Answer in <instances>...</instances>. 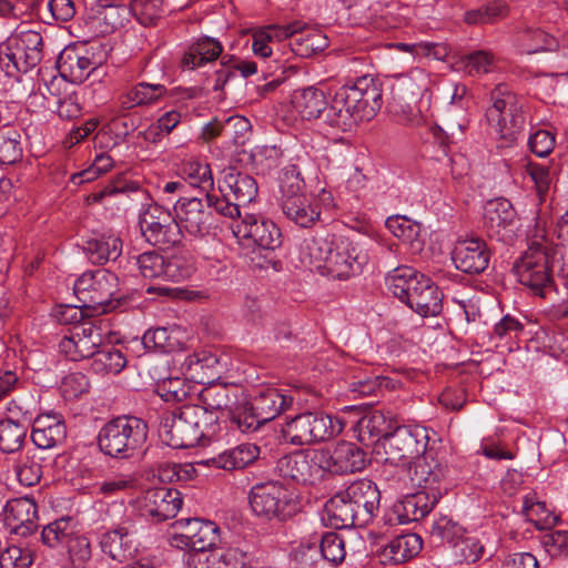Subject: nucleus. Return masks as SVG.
<instances>
[{
  "mask_svg": "<svg viewBox=\"0 0 568 568\" xmlns=\"http://www.w3.org/2000/svg\"><path fill=\"white\" fill-rule=\"evenodd\" d=\"M281 203L308 195L306 184L297 165L283 169L280 176Z\"/></svg>",
  "mask_w": 568,
  "mask_h": 568,
  "instance_id": "50",
  "label": "nucleus"
},
{
  "mask_svg": "<svg viewBox=\"0 0 568 568\" xmlns=\"http://www.w3.org/2000/svg\"><path fill=\"white\" fill-rule=\"evenodd\" d=\"M521 514L537 529H545L558 521V518L547 509L546 504L537 500L535 493H529L524 497Z\"/></svg>",
  "mask_w": 568,
  "mask_h": 568,
  "instance_id": "49",
  "label": "nucleus"
},
{
  "mask_svg": "<svg viewBox=\"0 0 568 568\" xmlns=\"http://www.w3.org/2000/svg\"><path fill=\"white\" fill-rule=\"evenodd\" d=\"M65 547L68 549L69 557L75 567L83 566L91 559V544L83 535H79L77 532Z\"/></svg>",
  "mask_w": 568,
  "mask_h": 568,
  "instance_id": "62",
  "label": "nucleus"
},
{
  "mask_svg": "<svg viewBox=\"0 0 568 568\" xmlns=\"http://www.w3.org/2000/svg\"><path fill=\"white\" fill-rule=\"evenodd\" d=\"M184 562L187 568H215V548H190L189 551L184 555Z\"/></svg>",
  "mask_w": 568,
  "mask_h": 568,
  "instance_id": "64",
  "label": "nucleus"
},
{
  "mask_svg": "<svg viewBox=\"0 0 568 568\" xmlns=\"http://www.w3.org/2000/svg\"><path fill=\"white\" fill-rule=\"evenodd\" d=\"M320 450L325 473L347 475L366 467V453L354 443L342 440Z\"/></svg>",
  "mask_w": 568,
  "mask_h": 568,
  "instance_id": "22",
  "label": "nucleus"
},
{
  "mask_svg": "<svg viewBox=\"0 0 568 568\" xmlns=\"http://www.w3.org/2000/svg\"><path fill=\"white\" fill-rule=\"evenodd\" d=\"M292 104L304 120H314L323 116L325 120L328 103L323 90L308 87L294 91Z\"/></svg>",
  "mask_w": 568,
  "mask_h": 568,
  "instance_id": "35",
  "label": "nucleus"
},
{
  "mask_svg": "<svg viewBox=\"0 0 568 568\" xmlns=\"http://www.w3.org/2000/svg\"><path fill=\"white\" fill-rule=\"evenodd\" d=\"M248 503L253 513L265 520L286 521L301 510L295 494L280 481L254 485L248 493Z\"/></svg>",
  "mask_w": 568,
  "mask_h": 568,
  "instance_id": "9",
  "label": "nucleus"
},
{
  "mask_svg": "<svg viewBox=\"0 0 568 568\" xmlns=\"http://www.w3.org/2000/svg\"><path fill=\"white\" fill-rule=\"evenodd\" d=\"M387 290L422 317L443 311V293L425 274L410 266H398L385 277Z\"/></svg>",
  "mask_w": 568,
  "mask_h": 568,
  "instance_id": "3",
  "label": "nucleus"
},
{
  "mask_svg": "<svg viewBox=\"0 0 568 568\" xmlns=\"http://www.w3.org/2000/svg\"><path fill=\"white\" fill-rule=\"evenodd\" d=\"M180 175L190 185L201 189L205 194L213 190L214 180L207 163L196 160L184 161L180 166Z\"/></svg>",
  "mask_w": 568,
  "mask_h": 568,
  "instance_id": "45",
  "label": "nucleus"
},
{
  "mask_svg": "<svg viewBox=\"0 0 568 568\" xmlns=\"http://www.w3.org/2000/svg\"><path fill=\"white\" fill-rule=\"evenodd\" d=\"M183 504L178 489L155 487L144 491L139 500L141 514L154 523H162L176 516Z\"/></svg>",
  "mask_w": 568,
  "mask_h": 568,
  "instance_id": "24",
  "label": "nucleus"
},
{
  "mask_svg": "<svg viewBox=\"0 0 568 568\" xmlns=\"http://www.w3.org/2000/svg\"><path fill=\"white\" fill-rule=\"evenodd\" d=\"M165 93L166 88L162 84L140 82L130 90L120 94L118 99L116 113L119 115H124L129 110L135 106L153 104Z\"/></svg>",
  "mask_w": 568,
  "mask_h": 568,
  "instance_id": "34",
  "label": "nucleus"
},
{
  "mask_svg": "<svg viewBox=\"0 0 568 568\" xmlns=\"http://www.w3.org/2000/svg\"><path fill=\"white\" fill-rule=\"evenodd\" d=\"M260 453L257 445L244 443L207 459L206 465L224 470L243 469L252 465L258 458Z\"/></svg>",
  "mask_w": 568,
  "mask_h": 568,
  "instance_id": "37",
  "label": "nucleus"
},
{
  "mask_svg": "<svg viewBox=\"0 0 568 568\" xmlns=\"http://www.w3.org/2000/svg\"><path fill=\"white\" fill-rule=\"evenodd\" d=\"M77 520L70 516L58 518L42 528L41 541L50 548L67 546L78 532Z\"/></svg>",
  "mask_w": 568,
  "mask_h": 568,
  "instance_id": "44",
  "label": "nucleus"
},
{
  "mask_svg": "<svg viewBox=\"0 0 568 568\" xmlns=\"http://www.w3.org/2000/svg\"><path fill=\"white\" fill-rule=\"evenodd\" d=\"M344 422L323 412H305L286 420L283 437L292 445L303 446L325 442L341 434Z\"/></svg>",
  "mask_w": 568,
  "mask_h": 568,
  "instance_id": "11",
  "label": "nucleus"
},
{
  "mask_svg": "<svg viewBox=\"0 0 568 568\" xmlns=\"http://www.w3.org/2000/svg\"><path fill=\"white\" fill-rule=\"evenodd\" d=\"M67 425L60 414H43L36 416L31 440L39 449L48 450L61 447L67 440Z\"/></svg>",
  "mask_w": 568,
  "mask_h": 568,
  "instance_id": "29",
  "label": "nucleus"
},
{
  "mask_svg": "<svg viewBox=\"0 0 568 568\" xmlns=\"http://www.w3.org/2000/svg\"><path fill=\"white\" fill-rule=\"evenodd\" d=\"M320 550L323 559L334 566L342 564L346 557L345 540L339 534L334 531L323 535Z\"/></svg>",
  "mask_w": 568,
  "mask_h": 568,
  "instance_id": "57",
  "label": "nucleus"
},
{
  "mask_svg": "<svg viewBox=\"0 0 568 568\" xmlns=\"http://www.w3.org/2000/svg\"><path fill=\"white\" fill-rule=\"evenodd\" d=\"M28 429L26 423L0 419V450L4 454L19 452L26 443Z\"/></svg>",
  "mask_w": 568,
  "mask_h": 568,
  "instance_id": "46",
  "label": "nucleus"
},
{
  "mask_svg": "<svg viewBox=\"0 0 568 568\" xmlns=\"http://www.w3.org/2000/svg\"><path fill=\"white\" fill-rule=\"evenodd\" d=\"M452 260L463 273L480 274L488 267L490 252L480 237L459 239L452 252Z\"/></svg>",
  "mask_w": 568,
  "mask_h": 568,
  "instance_id": "26",
  "label": "nucleus"
},
{
  "mask_svg": "<svg viewBox=\"0 0 568 568\" xmlns=\"http://www.w3.org/2000/svg\"><path fill=\"white\" fill-rule=\"evenodd\" d=\"M21 132L17 128L0 130V163L14 164L22 159Z\"/></svg>",
  "mask_w": 568,
  "mask_h": 568,
  "instance_id": "51",
  "label": "nucleus"
},
{
  "mask_svg": "<svg viewBox=\"0 0 568 568\" xmlns=\"http://www.w3.org/2000/svg\"><path fill=\"white\" fill-rule=\"evenodd\" d=\"M439 493L427 494L426 490H418L405 495L392 507L394 519L398 525L418 521L426 517L439 500Z\"/></svg>",
  "mask_w": 568,
  "mask_h": 568,
  "instance_id": "30",
  "label": "nucleus"
},
{
  "mask_svg": "<svg viewBox=\"0 0 568 568\" xmlns=\"http://www.w3.org/2000/svg\"><path fill=\"white\" fill-rule=\"evenodd\" d=\"M490 105L485 116L500 146H510L521 135L526 124L525 101L505 83L497 84L489 94Z\"/></svg>",
  "mask_w": 568,
  "mask_h": 568,
  "instance_id": "5",
  "label": "nucleus"
},
{
  "mask_svg": "<svg viewBox=\"0 0 568 568\" xmlns=\"http://www.w3.org/2000/svg\"><path fill=\"white\" fill-rule=\"evenodd\" d=\"M275 469L281 477L303 485H315L325 474L320 448L284 455L276 462Z\"/></svg>",
  "mask_w": 568,
  "mask_h": 568,
  "instance_id": "17",
  "label": "nucleus"
},
{
  "mask_svg": "<svg viewBox=\"0 0 568 568\" xmlns=\"http://www.w3.org/2000/svg\"><path fill=\"white\" fill-rule=\"evenodd\" d=\"M222 52L223 45L220 40L213 37L202 36L194 40L184 52L181 65L187 70H195L215 61L221 57Z\"/></svg>",
  "mask_w": 568,
  "mask_h": 568,
  "instance_id": "33",
  "label": "nucleus"
},
{
  "mask_svg": "<svg viewBox=\"0 0 568 568\" xmlns=\"http://www.w3.org/2000/svg\"><path fill=\"white\" fill-rule=\"evenodd\" d=\"M344 497L345 494L341 490L331 497L325 504L328 524L335 529L362 527L358 513L354 509L347 498Z\"/></svg>",
  "mask_w": 568,
  "mask_h": 568,
  "instance_id": "39",
  "label": "nucleus"
},
{
  "mask_svg": "<svg viewBox=\"0 0 568 568\" xmlns=\"http://www.w3.org/2000/svg\"><path fill=\"white\" fill-rule=\"evenodd\" d=\"M217 189L220 195L207 194V199L216 213L230 219L240 217L241 207L252 203L258 192L255 179L235 169L223 172Z\"/></svg>",
  "mask_w": 568,
  "mask_h": 568,
  "instance_id": "10",
  "label": "nucleus"
},
{
  "mask_svg": "<svg viewBox=\"0 0 568 568\" xmlns=\"http://www.w3.org/2000/svg\"><path fill=\"white\" fill-rule=\"evenodd\" d=\"M207 194L204 199L180 196L175 202L174 217L183 236L186 234L192 239H203L211 233L213 204L210 203Z\"/></svg>",
  "mask_w": 568,
  "mask_h": 568,
  "instance_id": "16",
  "label": "nucleus"
},
{
  "mask_svg": "<svg viewBox=\"0 0 568 568\" xmlns=\"http://www.w3.org/2000/svg\"><path fill=\"white\" fill-rule=\"evenodd\" d=\"M200 407L212 415L227 417L231 415L233 405L235 404L234 396L231 390L221 385L210 386L200 393Z\"/></svg>",
  "mask_w": 568,
  "mask_h": 568,
  "instance_id": "43",
  "label": "nucleus"
},
{
  "mask_svg": "<svg viewBox=\"0 0 568 568\" xmlns=\"http://www.w3.org/2000/svg\"><path fill=\"white\" fill-rule=\"evenodd\" d=\"M281 206L284 215L301 227H312L320 220V207L310 194L283 202Z\"/></svg>",
  "mask_w": 568,
  "mask_h": 568,
  "instance_id": "41",
  "label": "nucleus"
},
{
  "mask_svg": "<svg viewBox=\"0 0 568 568\" xmlns=\"http://www.w3.org/2000/svg\"><path fill=\"white\" fill-rule=\"evenodd\" d=\"M142 343L146 349L160 353H172L181 346L176 332L168 327L148 329L142 337Z\"/></svg>",
  "mask_w": 568,
  "mask_h": 568,
  "instance_id": "48",
  "label": "nucleus"
},
{
  "mask_svg": "<svg viewBox=\"0 0 568 568\" xmlns=\"http://www.w3.org/2000/svg\"><path fill=\"white\" fill-rule=\"evenodd\" d=\"M460 527L446 516L435 519L430 527V536L440 544L453 542L460 536Z\"/></svg>",
  "mask_w": 568,
  "mask_h": 568,
  "instance_id": "61",
  "label": "nucleus"
},
{
  "mask_svg": "<svg viewBox=\"0 0 568 568\" xmlns=\"http://www.w3.org/2000/svg\"><path fill=\"white\" fill-rule=\"evenodd\" d=\"M32 564L30 550L12 545L0 550V568H28Z\"/></svg>",
  "mask_w": 568,
  "mask_h": 568,
  "instance_id": "59",
  "label": "nucleus"
},
{
  "mask_svg": "<svg viewBox=\"0 0 568 568\" xmlns=\"http://www.w3.org/2000/svg\"><path fill=\"white\" fill-rule=\"evenodd\" d=\"M148 424L134 416H118L106 422L97 436L98 446L104 455L129 459L136 456L148 438Z\"/></svg>",
  "mask_w": 568,
  "mask_h": 568,
  "instance_id": "7",
  "label": "nucleus"
},
{
  "mask_svg": "<svg viewBox=\"0 0 568 568\" xmlns=\"http://www.w3.org/2000/svg\"><path fill=\"white\" fill-rule=\"evenodd\" d=\"M232 425H234L242 433H252L257 430L265 422L257 418V414L250 409V403L244 404L239 412H231L227 416Z\"/></svg>",
  "mask_w": 568,
  "mask_h": 568,
  "instance_id": "60",
  "label": "nucleus"
},
{
  "mask_svg": "<svg viewBox=\"0 0 568 568\" xmlns=\"http://www.w3.org/2000/svg\"><path fill=\"white\" fill-rule=\"evenodd\" d=\"M163 13V0H131L128 19L134 16L142 26H152Z\"/></svg>",
  "mask_w": 568,
  "mask_h": 568,
  "instance_id": "54",
  "label": "nucleus"
},
{
  "mask_svg": "<svg viewBox=\"0 0 568 568\" xmlns=\"http://www.w3.org/2000/svg\"><path fill=\"white\" fill-rule=\"evenodd\" d=\"M393 387V381L381 374H375L371 379H362L361 375H354L348 384V390L362 397L377 395L378 392Z\"/></svg>",
  "mask_w": 568,
  "mask_h": 568,
  "instance_id": "55",
  "label": "nucleus"
},
{
  "mask_svg": "<svg viewBox=\"0 0 568 568\" xmlns=\"http://www.w3.org/2000/svg\"><path fill=\"white\" fill-rule=\"evenodd\" d=\"M428 429L420 425H395L385 438V460L393 465H410L427 450Z\"/></svg>",
  "mask_w": 568,
  "mask_h": 568,
  "instance_id": "12",
  "label": "nucleus"
},
{
  "mask_svg": "<svg viewBox=\"0 0 568 568\" xmlns=\"http://www.w3.org/2000/svg\"><path fill=\"white\" fill-rule=\"evenodd\" d=\"M448 467L432 449L426 450L417 457L408 468V476L413 486L419 490H426L427 494L435 495L439 493V498L443 491L447 490L445 480L447 477Z\"/></svg>",
  "mask_w": 568,
  "mask_h": 568,
  "instance_id": "18",
  "label": "nucleus"
},
{
  "mask_svg": "<svg viewBox=\"0 0 568 568\" xmlns=\"http://www.w3.org/2000/svg\"><path fill=\"white\" fill-rule=\"evenodd\" d=\"M122 240L114 234H101L88 239L83 252L92 264L103 265L122 254Z\"/></svg>",
  "mask_w": 568,
  "mask_h": 568,
  "instance_id": "36",
  "label": "nucleus"
},
{
  "mask_svg": "<svg viewBox=\"0 0 568 568\" xmlns=\"http://www.w3.org/2000/svg\"><path fill=\"white\" fill-rule=\"evenodd\" d=\"M541 544L550 557H568V530H554L542 537Z\"/></svg>",
  "mask_w": 568,
  "mask_h": 568,
  "instance_id": "63",
  "label": "nucleus"
},
{
  "mask_svg": "<svg viewBox=\"0 0 568 568\" xmlns=\"http://www.w3.org/2000/svg\"><path fill=\"white\" fill-rule=\"evenodd\" d=\"M518 45L521 53L532 54L542 51H554L559 44L555 37L541 29H527L519 34Z\"/></svg>",
  "mask_w": 568,
  "mask_h": 568,
  "instance_id": "47",
  "label": "nucleus"
},
{
  "mask_svg": "<svg viewBox=\"0 0 568 568\" xmlns=\"http://www.w3.org/2000/svg\"><path fill=\"white\" fill-rule=\"evenodd\" d=\"M219 364V358L216 355H213L207 352H199L194 353L185 359V367L190 372L191 376L194 379L200 378L199 382L202 381V375L206 374V371H210L212 375H216L217 372L215 371V367Z\"/></svg>",
  "mask_w": 568,
  "mask_h": 568,
  "instance_id": "58",
  "label": "nucleus"
},
{
  "mask_svg": "<svg viewBox=\"0 0 568 568\" xmlns=\"http://www.w3.org/2000/svg\"><path fill=\"white\" fill-rule=\"evenodd\" d=\"M300 267L316 271L337 280L361 273L367 255L356 243L334 234H316L305 239L297 248Z\"/></svg>",
  "mask_w": 568,
  "mask_h": 568,
  "instance_id": "1",
  "label": "nucleus"
},
{
  "mask_svg": "<svg viewBox=\"0 0 568 568\" xmlns=\"http://www.w3.org/2000/svg\"><path fill=\"white\" fill-rule=\"evenodd\" d=\"M44 458L36 450H27L19 455L12 464V470L20 485L32 487L40 483Z\"/></svg>",
  "mask_w": 568,
  "mask_h": 568,
  "instance_id": "42",
  "label": "nucleus"
},
{
  "mask_svg": "<svg viewBox=\"0 0 568 568\" xmlns=\"http://www.w3.org/2000/svg\"><path fill=\"white\" fill-rule=\"evenodd\" d=\"M554 254L551 241L544 231H537L530 237L527 251L514 265L519 283L536 296L545 298L556 291L552 276Z\"/></svg>",
  "mask_w": 568,
  "mask_h": 568,
  "instance_id": "4",
  "label": "nucleus"
},
{
  "mask_svg": "<svg viewBox=\"0 0 568 568\" xmlns=\"http://www.w3.org/2000/svg\"><path fill=\"white\" fill-rule=\"evenodd\" d=\"M99 64H101V61L95 60L88 50L84 54L74 50L63 52L58 60V70L61 78L53 77L50 83L47 84V89L52 95L58 97V89L64 80L71 83H82Z\"/></svg>",
  "mask_w": 568,
  "mask_h": 568,
  "instance_id": "23",
  "label": "nucleus"
},
{
  "mask_svg": "<svg viewBox=\"0 0 568 568\" xmlns=\"http://www.w3.org/2000/svg\"><path fill=\"white\" fill-rule=\"evenodd\" d=\"M119 278L106 268L87 271L78 277L73 292L82 307L97 314L113 311L119 304Z\"/></svg>",
  "mask_w": 568,
  "mask_h": 568,
  "instance_id": "8",
  "label": "nucleus"
},
{
  "mask_svg": "<svg viewBox=\"0 0 568 568\" xmlns=\"http://www.w3.org/2000/svg\"><path fill=\"white\" fill-rule=\"evenodd\" d=\"M192 385L181 377H170L156 384V394L164 402H182L191 394Z\"/></svg>",
  "mask_w": 568,
  "mask_h": 568,
  "instance_id": "56",
  "label": "nucleus"
},
{
  "mask_svg": "<svg viewBox=\"0 0 568 568\" xmlns=\"http://www.w3.org/2000/svg\"><path fill=\"white\" fill-rule=\"evenodd\" d=\"M38 506L28 496L13 498L4 507V521L16 534L26 536L37 527Z\"/></svg>",
  "mask_w": 568,
  "mask_h": 568,
  "instance_id": "32",
  "label": "nucleus"
},
{
  "mask_svg": "<svg viewBox=\"0 0 568 568\" xmlns=\"http://www.w3.org/2000/svg\"><path fill=\"white\" fill-rule=\"evenodd\" d=\"M103 342V333L93 322L75 325L69 335L62 337L59 351L70 361L92 357Z\"/></svg>",
  "mask_w": 568,
  "mask_h": 568,
  "instance_id": "20",
  "label": "nucleus"
},
{
  "mask_svg": "<svg viewBox=\"0 0 568 568\" xmlns=\"http://www.w3.org/2000/svg\"><path fill=\"white\" fill-rule=\"evenodd\" d=\"M423 548V540L417 534H405L393 538L382 549L385 562L393 565L404 564L417 556Z\"/></svg>",
  "mask_w": 568,
  "mask_h": 568,
  "instance_id": "38",
  "label": "nucleus"
},
{
  "mask_svg": "<svg viewBox=\"0 0 568 568\" xmlns=\"http://www.w3.org/2000/svg\"><path fill=\"white\" fill-rule=\"evenodd\" d=\"M99 546L101 551L112 560L124 562L132 559L139 546L135 525L128 516L122 517L114 528L100 535Z\"/></svg>",
  "mask_w": 568,
  "mask_h": 568,
  "instance_id": "19",
  "label": "nucleus"
},
{
  "mask_svg": "<svg viewBox=\"0 0 568 568\" xmlns=\"http://www.w3.org/2000/svg\"><path fill=\"white\" fill-rule=\"evenodd\" d=\"M219 416L200 405H183L172 412L161 426V435L173 448L194 447L200 440L219 429Z\"/></svg>",
  "mask_w": 568,
  "mask_h": 568,
  "instance_id": "6",
  "label": "nucleus"
},
{
  "mask_svg": "<svg viewBox=\"0 0 568 568\" xmlns=\"http://www.w3.org/2000/svg\"><path fill=\"white\" fill-rule=\"evenodd\" d=\"M237 237L252 241L263 250H275L282 244V233L274 222L263 216L246 214L234 229Z\"/></svg>",
  "mask_w": 568,
  "mask_h": 568,
  "instance_id": "27",
  "label": "nucleus"
},
{
  "mask_svg": "<svg viewBox=\"0 0 568 568\" xmlns=\"http://www.w3.org/2000/svg\"><path fill=\"white\" fill-rule=\"evenodd\" d=\"M250 403V409L257 414L260 420L268 423L291 408L293 397L281 389L266 386L256 389Z\"/></svg>",
  "mask_w": 568,
  "mask_h": 568,
  "instance_id": "31",
  "label": "nucleus"
},
{
  "mask_svg": "<svg viewBox=\"0 0 568 568\" xmlns=\"http://www.w3.org/2000/svg\"><path fill=\"white\" fill-rule=\"evenodd\" d=\"M139 225L144 240L163 250L176 246L183 239L175 217L158 204H150L139 215Z\"/></svg>",
  "mask_w": 568,
  "mask_h": 568,
  "instance_id": "14",
  "label": "nucleus"
},
{
  "mask_svg": "<svg viewBox=\"0 0 568 568\" xmlns=\"http://www.w3.org/2000/svg\"><path fill=\"white\" fill-rule=\"evenodd\" d=\"M517 224V212L505 197L490 200L485 205L484 226L491 239L501 242L513 240Z\"/></svg>",
  "mask_w": 568,
  "mask_h": 568,
  "instance_id": "25",
  "label": "nucleus"
},
{
  "mask_svg": "<svg viewBox=\"0 0 568 568\" xmlns=\"http://www.w3.org/2000/svg\"><path fill=\"white\" fill-rule=\"evenodd\" d=\"M393 423L387 419L383 412L375 410L364 415L357 422L358 439L365 445L375 442H385V438L394 429Z\"/></svg>",
  "mask_w": 568,
  "mask_h": 568,
  "instance_id": "40",
  "label": "nucleus"
},
{
  "mask_svg": "<svg viewBox=\"0 0 568 568\" xmlns=\"http://www.w3.org/2000/svg\"><path fill=\"white\" fill-rule=\"evenodd\" d=\"M382 89L371 75L346 83L334 94L326 111L325 123L348 132L362 121L372 120L382 108Z\"/></svg>",
  "mask_w": 568,
  "mask_h": 568,
  "instance_id": "2",
  "label": "nucleus"
},
{
  "mask_svg": "<svg viewBox=\"0 0 568 568\" xmlns=\"http://www.w3.org/2000/svg\"><path fill=\"white\" fill-rule=\"evenodd\" d=\"M180 531L171 538V546L179 549L213 547L219 540V527L201 518H181L174 523Z\"/></svg>",
  "mask_w": 568,
  "mask_h": 568,
  "instance_id": "21",
  "label": "nucleus"
},
{
  "mask_svg": "<svg viewBox=\"0 0 568 568\" xmlns=\"http://www.w3.org/2000/svg\"><path fill=\"white\" fill-rule=\"evenodd\" d=\"M345 497L358 513L361 526H367L379 509L381 493L371 479H358L343 489Z\"/></svg>",
  "mask_w": 568,
  "mask_h": 568,
  "instance_id": "28",
  "label": "nucleus"
},
{
  "mask_svg": "<svg viewBox=\"0 0 568 568\" xmlns=\"http://www.w3.org/2000/svg\"><path fill=\"white\" fill-rule=\"evenodd\" d=\"M507 16V6L501 0L489 2L477 9L465 12L464 22L467 24L494 23Z\"/></svg>",
  "mask_w": 568,
  "mask_h": 568,
  "instance_id": "53",
  "label": "nucleus"
},
{
  "mask_svg": "<svg viewBox=\"0 0 568 568\" xmlns=\"http://www.w3.org/2000/svg\"><path fill=\"white\" fill-rule=\"evenodd\" d=\"M91 367L97 374H119L126 365L124 354L114 347L97 349L92 356Z\"/></svg>",
  "mask_w": 568,
  "mask_h": 568,
  "instance_id": "52",
  "label": "nucleus"
},
{
  "mask_svg": "<svg viewBox=\"0 0 568 568\" xmlns=\"http://www.w3.org/2000/svg\"><path fill=\"white\" fill-rule=\"evenodd\" d=\"M42 47L40 32L20 31L0 47V61L4 63L8 74L13 71L26 73L42 60Z\"/></svg>",
  "mask_w": 568,
  "mask_h": 568,
  "instance_id": "13",
  "label": "nucleus"
},
{
  "mask_svg": "<svg viewBox=\"0 0 568 568\" xmlns=\"http://www.w3.org/2000/svg\"><path fill=\"white\" fill-rule=\"evenodd\" d=\"M133 258L140 275L145 280L181 282L194 273L193 262L182 255H172L165 258L158 251L152 250L133 256Z\"/></svg>",
  "mask_w": 568,
  "mask_h": 568,
  "instance_id": "15",
  "label": "nucleus"
}]
</instances>
